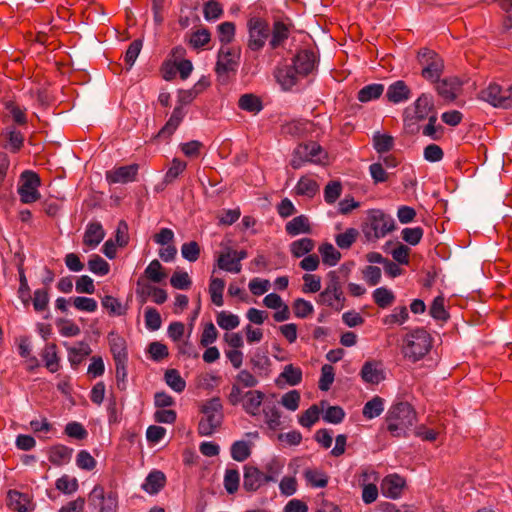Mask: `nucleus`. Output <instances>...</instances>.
<instances>
[{
    "label": "nucleus",
    "mask_w": 512,
    "mask_h": 512,
    "mask_svg": "<svg viewBox=\"0 0 512 512\" xmlns=\"http://www.w3.org/2000/svg\"><path fill=\"white\" fill-rule=\"evenodd\" d=\"M56 324L59 333L64 337H75L81 332L80 327L70 319H59Z\"/></svg>",
    "instance_id": "nucleus-56"
},
{
    "label": "nucleus",
    "mask_w": 512,
    "mask_h": 512,
    "mask_svg": "<svg viewBox=\"0 0 512 512\" xmlns=\"http://www.w3.org/2000/svg\"><path fill=\"white\" fill-rule=\"evenodd\" d=\"M267 479H272V477L267 478L266 474L261 471L259 468L252 465L244 466V475H243V488L248 492H255L260 487H262L265 483L269 481Z\"/></svg>",
    "instance_id": "nucleus-14"
},
{
    "label": "nucleus",
    "mask_w": 512,
    "mask_h": 512,
    "mask_svg": "<svg viewBox=\"0 0 512 512\" xmlns=\"http://www.w3.org/2000/svg\"><path fill=\"white\" fill-rule=\"evenodd\" d=\"M417 416L413 407L407 402L392 405L385 417L386 429L393 437H407L416 424Z\"/></svg>",
    "instance_id": "nucleus-1"
},
{
    "label": "nucleus",
    "mask_w": 512,
    "mask_h": 512,
    "mask_svg": "<svg viewBox=\"0 0 512 512\" xmlns=\"http://www.w3.org/2000/svg\"><path fill=\"white\" fill-rule=\"evenodd\" d=\"M217 324L224 330H233L239 326L240 319L230 312L221 311L216 317Z\"/></svg>",
    "instance_id": "nucleus-50"
},
{
    "label": "nucleus",
    "mask_w": 512,
    "mask_h": 512,
    "mask_svg": "<svg viewBox=\"0 0 512 512\" xmlns=\"http://www.w3.org/2000/svg\"><path fill=\"white\" fill-rule=\"evenodd\" d=\"M240 484V474L236 469H227L224 475V487L229 494H234Z\"/></svg>",
    "instance_id": "nucleus-57"
},
{
    "label": "nucleus",
    "mask_w": 512,
    "mask_h": 512,
    "mask_svg": "<svg viewBox=\"0 0 512 512\" xmlns=\"http://www.w3.org/2000/svg\"><path fill=\"white\" fill-rule=\"evenodd\" d=\"M90 506L99 509V512H116L118 506L117 495L114 492L105 493L101 485H96L88 496Z\"/></svg>",
    "instance_id": "nucleus-11"
},
{
    "label": "nucleus",
    "mask_w": 512,
    "mask_h": 512,
    "mask_svg": "<svg viewBox=\"0 0 512 512\" xmlns=\"http://www.w3.org/2000/svg\"><path fill=\"white\" fill-rule=\"evenodd\" d=\"M185 114L186 113L182 106H176L170 118L168 119L164 127L159 131L157 136L161 138H169L178 128Z\"/></svg>",
    "instance_id": "nucleus-25"
},
{
    "label": "nucleus",
    "mask_w": 512,
    "mask_h": 512,
    "mask_svg": "<svg viewBox=\"0 0 512 512\" xmlns=\"http://www.w3.org/2000/svg\"><path fill=\"white\" fill-rule=\"evenodd\" d=\"M105 237V231L99 222H90L85 230L83 243L89 248L97 247Z\"/></svg>",
    "instance_id": "nucleus-23"
},
{
    "label": "nucleus",
    "mask_w": 512,
    "mask_h": 512,
    "mask_svg": "<svg viewBox=\"0 0 512 512\" xmlns=\"http://www.w3.org/2000/svg\"><path fill=\"white\" fill-rule=\"evenodd\" d=\"M361 378L365 383L379 384L384 379V372L381 365L375 361H367L362 366Z\"/></svg>",
    "instance_id": "nucleus-21"
},
{
    "label": "nucleus",
    "mask_w": 512,
    "mask_h": 512,
    "mask_svg": "<svg viewBox=\"0 0 512 512\" xmlns=\"http://www.w3.org/2000/svg\"><path fill=\"white\" fill-rule=\"evenodd\" d=\"M222 414H204L198 425L199 434L202 436H209L221 425Z\"/></svg>",
    "instance_id": "nucleus-30"
},
{
    "label": "nucleus",
    "mask_w": 512,
    "mask_h": 512,
    "mask_svg": "<svg viewBox=\"0 0 512 512\" xmlns=\"http://www.w3.org/2000/svg\"><path fill=\"white\" fill-rule=\"evenodd\" d=\"M432 347V338L423 328H417L403 339L402 353L409 360L416 362L422 359Z\"/></svg>",
    "instance_id": "nucleus-2"
},
{
    "label": "nucleus",
    "mask_w": 512,
    "mask_h": 512,
    "mask_svg": "<svg viewBox=\"0 0 512 512\" xmlns=\"http://www.w3.org/2000/svg\"><path fill=\"white\" fill-rule=\"evenodd\" d=\"M435 113L434 100L430 94H422L417 98L412 106H409L404 111L405 120H424Z\"/></svg>",
    "instance_id": "nucleus-12"
},
{
    "label": "nucleus",
    "mask_w": 512,
    "mask_h": 512,
    "mask_svg": "<svg viewBox=\"0 0 512 512\" xmlns=\"http://www.w3.org/2000/svg\"><path fill=\"white\" fill-rule=\"evenodd\" d=\"M275 77L281 88L288 91L297 85L299 78L302 76L295 71V68L292 65L278 68Z\"/></svg>",
    "instance_id": "nucleus-20"
},
{
    "label": "nucleus",
    "mask_w": 512,
    "mask_h": 512,
    "mask_svg": "<svg viewBox=\"0 0 512 512\" xmlns=\"http://www.w3.org/2000/svg\"><path fill=\"white\" fill-rule=\"evenodd\" d=\"M293 66L301 76L308 75L315 67L314 53L308 50L300 51L293 59Z\"/></svg>",
    "instance_id": "nucleus-18"
},
{
    "label": "nucleus",
    "mask_w": 512,
    "mask_h": 512,
    "mask_svg": "<svg viewBox=\"0 0 512 512\" xmlns=\"http://www.w3.org/2000/svg\"><path fill=\"white\" fill-rule=\"evenodd\" d=\"M332 279L329 281L325 289L318 296V303L326 305L336 311H340L344 307L345 297L338 278L331 272Z\"/></svg>",
    "instance_id": "nucleus-6"
},
{
    "label": "nucleus",
    "mask_w": 512,
    "mask_h": 512,
    "mask_svg": "<svg viewBox=\"0 0 512 512\" xmlns=\"http://www.w3.org/2000/svg\"><path fill=\"white\" fill-rule=\"evenodd\" d=\"M285 230L287 234L290 236L310 233L311 226L308 217H306L305 215L294 217L292 220L287 222Z\"/></svg>",
    "instance_id": "nucleus-31"
},
{
    "label": "nucleus",
    "mask_w": 512,
    "mask_h": 512,
    "mask_svg": "<svg viewBox=\"0 0 512 512\" xmlns=\"http://www.w3.org/2000/svg\"><path fill=\"white\" fill-rule=\"evenodd\" d=\"M394 146V138L388 134L376 132L373 135V147L378 153H386Z\"/></svg>",
    "instance_id": "nucleus-46"
},
{
    "label": "nucleus",
    "mask_w": 512,
    "mask_h": 512,
    "mask_svg": "<svg viewBox=\"0 0 512 512\" xmlns=\"http://www.w3.org/2000/svg\"><path fill=\"white\" fill-rule=\"evenodd\" d=\"M263 415L265 423L271 430H276L281 426V411L274 402L264 403Z\"/></svg>",
    "instance_id": "nucleus-29"
},
{
    "label": "nucleus",
    "mask_w": 512,
    "mask_h": 512,
    "mask_svg": "<svg viewBox=\"0 0 512 512\" xmlns=\"http://www.w3.org/2000/svg\"><path fill=\"white\" fill-rule=\"evenodd\" d=\"M72 449L64 445H56L51 448L49 453V460L55 465H63L69 462Z\"/></svg>",
    "instance_id": "nucleus-40"
},
{
    "label": "nucleus",
    "mask_w": 512,
    "mask_h": 512,
    "mask_svg": "<svg viewBox=\"0 0 512 512\" xmlns=\"http://www.w3.org/2000/svg\"><path fill=\"white\" fill-rule=\"evenodd\" d=\"M384 399L379 396H374L371 400L365 403L362 413L366 419H374L382 414L384 411Z\"/></svg>",
    "instance_id": "nucleus-39"
},
{
    "label": "nucleus",
    "mask_w": 512,
    "mask_h": 512,
    "mask_svg": "<svg viewBox=\"0 0 512 512\" xmlns=\"http://www.w3.org/2000/svg\"><path fill=\"white\" fill-rule=\"evenodd\" d=\"M342 193V185L339 181H331L324 188V200L328 204H333Z\"/></svg>",
    "instance_id": "nucleus-61"
},
{
    "label": "nucleus",
    "mask_w": 512,
    "mask_h": 512,
    "mask_svg": "<svg viewBox=\"0 0 512 512\" xmlns=\"http://www.w3.org/2000/svg\"><path fill=\"white\" fill-rule=\"evenodd\" d=\"M56 488L64 494H72L79 488L78 480L69 475H63L56 480Z\"/></svg>",
    "instance_id": "nucleus-52"
},
{
    "label": "nucleus",
    "mask_w": 512,
    "mask_h": 512,
    "mask_svg": "<svg viewBox=\"0 0 512 512\" xmlns=\"http://www.w3.org/2000/svg\"><path fill=\"white\" fill-rule=\"evenodd\" d=\"M165 382L175 392L181 393L186 387L185 380L176 369H169L165 372Z\"/></svg>",
    "instance_id": "nucleus-45"
},
{
    "label": "nucleus",
    "mask_w": 512,
    "mask_h": 512,
    "mask_svg": "<svg viewBox=\"0 0 512 512\" xmlns=\"http://www.w3.org/2000/svg\"><path fill=\"white\" fill-rule=\"evenodd\" d=\"M166 484V476L159 470L151 471L142 484V489L150 495L159 493Z\"/></svg>",
    "instance_id": "nucleus-22"
},
{
    "label": "nucleus",
    "mask_w": 512,
    "mask_h": 512,
    "mask_svg": "<svg viewBox=\"0 0 512 512\" xmlns=\"http://www.w3.org/2000/svg\"><path fill=\"white\" fill-rule=\"evenodd\" d=\"M8 506L18 512H27L30 509L28 495L15 490H10L7 495Z\"/></svg>",
    "instance_id": "nucleus-32"
},
{
    "label": "nucleus",
    "mask_w": 512,
    "mask_h": 512,
    "mask_svg": "<svg viewBox=\"0 0 512 512\" xmlns=\"http://www.w3.org/2000/svg\"><path fill=\"white\" fill-rule=\"evenodd\" d=\"M67 350L68 360L74 369H76L92 351L89 344L83 341L78 342L73 347H67Z\"/></svg>",
    "instance_id": "nucleus-27"
},
{
    "label": "nucleus",
    "mask_w": 512,
    "mask_h": 512,
    "mask_svg": "<svg viewBox=\"0 0 512 512\" xmlns=\"http://www.w3.org/2000/svg\"><path fill=\"white\" fill-rule=\"evenodd\" d=\"M419 60L423 66L422 76L428 81L436 82L444 68L443 60L434 51L428 49L419 53Z\"/></svg>",
    "instance_id": "nucleus-10"
},
{
    "label": "nucleus",
    "mask_w": 512,
    "mask_h": 512,
    "mask_svg": "<svg viewBox=\"0 0 512 512\" xmlns=\"http://www.w3.org/2000/svg\"><path fill=\"white\" fill-rule=\"evenodd\" d=\"M383 91L384 86L382 84L374 83L366 85L358 92V100L360 102H369L379 98Z\"/></svg>",
    "instance_id": "nucleus-44"
},
{
    "label": "nucleus",
    "mask_w": 512,
    "mask_h": 512,
    "mask_svg": "<svg viewBox=\"0 0 512 512\" xmlns=\"http://www.w3.org/2000/svg\"><path fill=\"white\" fill-rule=\"evenodd\" d=\"M325 157L326 153L319 144L316 142H309L301 144L296 148L290 164L294 169H299L306 162L314 164L323 163Z\"/></svg>",
    "instance_id": "nucleus-5"
},
{
    "label": "nucleus",
    "mask_w": 512,
    "mask_h": 512,
    "mask_svg": "<svg viewBox=\"0 0 512 512\" xmlns=\"http://www.w3.org/2000/svg\"><path fill=\"white\" fill-rule=\"evenodd\" d=\"M138 170V164L116 167L106 172V180L110 184H126L133 182L136 179Z\"/></svg>",
    "instance_id": "nucleus-15"
},
{
    "label": "nucleus",
    "mask_w": 512,
    "mask_h": 512,
    "mask_svg": "<svg viewBox=\"0 0 512 512\" xmlns=\"http://www.w3.org/2000/svg\"><path fill=\"white\" fill-rule=\"evenodd\" d=\"M42 358L46 368L54 373L59 369V358L57 355V347L55 344H47L43 350Z\"/></svg>",
    "instance_id": "nucleus-41"
},
{
    "label": "nucleus",
    "mask_w": 512,
    "mask_h": 512,
    "mask_svg": "<svg viewBox=\"0 0 512 512\" xmlns=\"http://www.w3.org/2000/svg\"><path fill=\"white\" fill-rule=\"evenodd\" d=\"M203 13L206 20H216L223 14V8L218 1L209 0L204 5Z\"/></svg>",
    "instance_id": "nucleus-62"
},
{
    "label": "nucleus",
    "mask_w": 512,
    "mask_h": 512,
    "mask_svg": "<svg viewBox=\"0 0 512 512\" xmlns=\"http://www.w3.org/2000/svg\"><path fill=\"white\" fill-rule=\"evenodd\" d=\"M409 319V313L405 306L395 307L392 312L382 318V323L392 327L394 325H402Z\"/></svg>",
    "instance_id": "nucleus-38"
},
{
    "label": "nucleus",
    "mask_w": 512,
    "mask_h": 512,
    "mask_svg": "<svg viewBox=\"0 0 512 512\" xmlns=\"http://www.w3.org/2000/svg\"><path fill=\"white\" fill-rule=\"evenodd\" d=\"M289 35L287 26L282 22H276L273 27L272 38L270 40V46L273 49L278 48Z\"/></svg>",
    "instance_id": "nucleus-53"
},
{
    "label": "nucleus",
    "mask_w": 512,
    "mask_h": 512,
    "mask_svg": "<svg viewBox=\"0 0 512 512\" xmlns=\"http://www.w3.org/2000/svg\"><path fill=\"white\" fill-rule=\"evenodd\" d=\"M73 306L83 312H95L98 308L97 301L93 298L77 296L72 299Z\"/></svg>",
    "instance_id": "nucleus-59"
},
{
    "label": "nucleus",
    "mask_w": 512,
    "mask_h": 512,
    "mask_svg": "<svg viewBox=\"0 0 512 512\" xmlns=\"http://www.w3.org/2000/svg\"><path fill=\"white\" fill-rule=\"evenodd\" d=\"M303 477L306 485L311 488H325L329 481V476L318 468H306Z\"/></svg>",
    "instance_id": "nucleus-26"
},
{
    "label": "nucleus",
    "mask_w": 512,
    "mask_h": 512,
    "mask_svg": "<svg viewBox=\"0 0 512 512\" xmlns=\"http://www.w3.org/2000/svg\"><path fill=\"white\" fill-rule=\"evenodd\" d=\"M40 185L41 180L38 174L31 170L23 171L20 175L17 189L20 201L23 204H31L38 201L41 197L38 190Z\"/></svg>",
    "instance_id": "nucleus-4"
},
{
    "label": "nucleus",
    "mask_w": 512,
    "mask_h": 512,
    "mask_svg": "<svg viewBox=\"0 0 512 512\" xmlns=\"http://www.w3.org/2000/svg\"><path fill=\"white\" fill-rule=\"evenodd\" d=\"M225 288V282L221 278L211 277L209 284V294L211 301L216 306L223 305V291Z\"/></svg>",
    "instance_id": "nucleus-42"
},
{
    "label": "nucleus",
    "mask_w": 512,
    "mask_h": 512,
    "mask_svg": "<svg viewBox=\"0 0 512 512\" xmlns=\"http://www.w3.org/2000/svg\"><path fill=\"white\" fill-rule=\"evenodd\" d=\"M406 481L398 474H389L385 476L380 484V489L384 497L398 499L402 496Z\"/></svg>",
    "instance_id": "nucleus-13"
},
{
    "label": "nucleus",
    "mask_w": 512,
    "mask_h": 512,
    "mask_svg": "<svg viewBox=\"0 0 512 512\" xmlns=\"http://www.w3.org/2000/svg\"><path fill=\"white\" fill-rule=\"evenodd\" d=\"M320 416V409L317 405H312L299 416V424L306 428H311Z\"/></svg>",
    "instance_id": "nucleus-54"
},
{
    "label": "nucleus",
    "mask_w": 512,
    "mask_h": 512,
    "mask_svg": "<svg viewBox=\"0 0 512 512\" xmlns=\"http://www.w3.org/2000/svg\"><path fill=\"white\" fill-rule=\"evenodd\" d=\"M430 315L436 320L446 321L448 319L449 314L445 309L443 296H437L433 300L430 307Z\"/></svg>",
    "instance_id": "nucleus-60"
},
{
    "label": "nucleus",
    "mask_w": 512,
    "mask_h": 512,
    "mask_svg": "<svg viewBox=\"0 0 512 512\" xmlns=\"http://www.w3.org/2000/svg\"><path fill=\"white\" fill-rule=\"evenodd\" d=\"M216 264L219 269L238 274L242 270V264L234 256V249L226 246L221 252L216 253Z\"/></svg>",
    "instance_id": "nucleus-16"
},
{
    "label": "nucleus",
    "mask_w": 512,
    "mask_h": 512,
    "mask_svg": "<svg viewBox=\"0 0 512 512\" xmlns=\"http://www.w3.org/2000/svg\"><path fill=\"white\" fill-rule=\"evenodd\" d=\"M394 229V220L381 210H371L364 226V234L368 240L385 237Z\"/></svg>",
    "instance_id": "nucleus-3"
},
{
    "label": "nucleus",
    "mask_w": 512,
    "mask_h": 512,
    "mask_svg": "<svg viewBox=\"0 0 512 512\" xmlns=\"http://www.w3.org/2000/svg\"><path fill=\"white\" fill-rule=\"evenodd\" d=\"M208 86V83H204L202 81H199L195 84V86L192 89L189 90H180L178 92V105L177 106H185L190 104L196 96L205 88Z\"/></svg>",
    "instance_id": "nucleus-43"
},
{
    "label": "nucleus",
    "mask_w": 512,
    "mask_h": 512,
    "mask_svg": "<svg viewBox=\"0 0 512 512\" xmlns=\"http://www.w3.org/2000/svg\"><path fill=\"white\" fill-rule=\"evenodd\" d=\"M358 232L354 228L347 229L345 232L336 236L335 241L338 247L348 249L356 241Z\"/></svg>",
    "instance_id": "nucleus-63"
},
{
    "label": "nucleus",
    "mask_w": 512,
    "mask_h": 512,
    "mask_svg": "<svg viewBox=\"0 0 512 512\" xmlns=\"http://www.w3.org/2000/svg\"><path fill=\"white\" fill-rule=\"evenodd\" d=\"M437 115L433 113L429 119L427 125H425L422 129V134L431 138L432 140H439L443 136V127L441 125H437Z\"/></svg>",
    "instance_id": "nucleus-48"
},
{
    "label": "nucleus",
    "mask_w": 512,
    "mask_h": 512,
    "mask_svg": "<svg viewBox=\"0 0 512 512\" xmlns=\"http://www.w3.org/2000/svg\"><path fill=\"white\" fill-rule=\"evenodd\" d=\"M238 106L241 110L257 114L263 109L262 102L259 97L254 94H244L239 98Z\"/></svg>",
    "instance_id": "nucleus-37"
},
{
    "label": "nucleus",
    "mask_w": 512,
    "mask_h": 512,
    "mask_svg": "<svg viewBox=\"0 0 512 512\" xmlns=\"http://www.w3.org/2000/svg\"><path fill=\"white\" fill-rule=\"evenodd\" d=\"M145 275L154 283H159L166 277V273L163 271V267L158 260H153L149 263L145 269Z\"/></svg>",
    "instance_id": "nucleus-55"
},
{
    "label": "nucleus",
    "mask_w": 512,
    "mask_h": 512,
    "mask_svg": "<svg viewBox=\"0 0 512 512\" xmlns=\"http://www.w3.org/2000/svg\"><path fill=\"white\" fill-rule=\"evenodd\" d=\"M265 394L259 390H249L244 394L242 407L244 411L251 415L257 416L260 413V407L264 401Z\"/></svg>",
    "instance_id": "nucleus-19"
},
{
    "label": "nucleus",
    "mask_w": 512,
    "mask_h": 512,
    "mask_svg": "<svg viewBox=\"0 0 512 512\" xmlns=\"http://www.w3.org/2000/svg\"><path fill=\"white\" fill-rule=\"evenodd\" d=\"M319 184L310 175H304L298 180L294 191L296 195L313 198L319 192Z\"/></svg>",
    "instance_id": "nucleus-24"
},
{
    "label": "nucleus",
    "mask_w": 512,
    "mask_h": 512,
    "mask_svg": "<svg viewBox=\"0 0 512 512\" xmlns=\"http://www.w3.org/2000/svg\"><path fill=\"white\" fill-rule=\"evenodd\" d=\"M319 254L321 255V259L323 264L332 267L337 265L341 258V253L331 244V243H323L318 248Z\"/></svg>",
    "instance_id": "nucleus-35"
},
{
    "label": "nucleus",
    "mask_w": 512,
    "mask_h": 512,
    "mask_svg": "<svg viewBox=\"0 0 512 512\" xmlns=\"http://www.w3.org/2000/svg\"><path fill=\"white\" fill-rule=\"evenodd\" d=\"M480 98L495 107H512V85L502 88L496 83H490L485 89L481 90Z\"/></svg>",
    "instance_id": "nucleus-8"
},
{
    "label": "nucleus",
    "mask_w": 512,
    "mask_h": 512,
    "mask_svg": "<svg viewBox=\"0 0 512 512\" xmlns=\"http://www.w3.org/2000/svg\"><path fill=\"white\" fill-rule=\"evenodd\" d=\"M240 61V49L222 45L218 52L215 71L219 77L235 73Z\"/></svg>",
    "instance_id": "nucleus-7"
},
{
    "label": "nucleus",
    "mask_w": 512,
    "mask_h": 512,
    "mask_svg": "<svg viewBox=\"0 0 512 512\" xmlns=\"http://www.w3.org/2000/svg\"><path fill=\"white\" fill-rule=\"evenodd\" d=\"M89 270L100 276H104L109 273L110 266L106 260L99 255H93L88 262Z\"/></svg>",
    "instance_id": "nucleus-58"
},
{
    "label": "nucleus",
    "mask_w": 512,
    "mask_h": 512,
    "mask_svg": "<svg viewBox=\"0 0 512 512\" xmlns=\"http://www.w3.org/2000/svg\"><path fill=\"white\" fill-rule=\"evenodd\" d=\"M462 82L457 77L442 79L436 86L437 92L446 100H454L461 91Z\"/></svg>",
    "instance_id": "nucleus-17"
},
{
    "label": "nucleus",
    "mask_w": 512,
    "mask_h": 512,
    "mask_svg": "<svg viewBox=\"0 0 512 512\" xmlns=\"http://www.w3.org/2000/svg\"><path fill=\"white\" fill-rule=\"evenodd\" d=\"M252 443L245 440L235 441L230 448L231 457L238 462H243L251 455Z\"/></svg>",
    "instance_id": "nucleus-36"
},
{
    "label": "nucleus",
    "mask_w": 512,
    "mask_h": 512,
    "mask_svg": "<svg viewBox=\"0 0 512 512\" xmlns=\"http://www.w3.org/2000/svg\"><path fill=\"white\" fill-rule=\"evenodd\" d=\"M279 377L284 379L290 386H296L302 381V370L299 367L288 364L284 367Z\"/></svg>",
    "instance_id": "nucleus-49"
},
{
    "label": "nucleus",
    "mask_w": 512,
    "mask_h": 512,
    "mask_svg": "<svg viewBox=\"0 0 512 512\" xmlns=\"http://www.w3.org/2000/svg\"><path fill=\"white\" fill-rule=\"evenodd\" d=\"M109 344L114 361L128 360L126 342L122 337L111 333L109 335Z\"/></svg>",
    "instance_id": "nucleus-34"
},
{
    "label": "nucleus",
    "mask_w": 512,
    "mask_h": 512,
    "mask_svg": "<svg viewBox=\"0 0 512 512\" xmlns=\"http://www.w3.org/2000/svg\"><path fill=\"white\" fill-rule=\"evenodd\" d=\"M290 252L293 257L301 258L305 255H309L315 248V241L311 238H301L293 241L290 246Z\"/></svg>",
    "instance_id": "nucleus-33"
},
{
    "label": "nucleus",
    "mask_w": 512,
    "mask_h": 512,
    "mask_svg": "<svg viewBox=\"0 0 512 512\" xmlns=\"http://www.w3.org/2000/svg\"><path fill=\"white\" fill-rule=\"evenodd\" d=\"M96 460L94 457L86 450H81L78 452L76 456V465L78 468L86 471H91L96 467Z\"/></svg>",
    "instance_id": "nucleus-64"
},
{
    "label": "nucleus",
    "mask_w": 512,
    "mask_h": 512,
    "mask_svg": "<svg viewBox=\"0 0 512 512\" xmlns=\"http://www.w3.org/2000/svg\"><path fill=\"white\" fill-rule=\"evenodd\" d=\"M386 97L390 102L397 104L409 99L410 89L404 81L399 80L388 87Z\"/></svg>",
    "instance_id": "nucleus-28"
},
{
    "label": "nucleus",
    "mask_w": 512,
    "mask_h": 512,
    "mask_svg": "<svg viewBox=\"0 0 512 512\" xmlns=\"http://www.w3.org/2000/svg\"><path fill=\"white\" fill-rule=\"evenodd\" d=\"M373 300L380 308H386L394 302L395 296L391 290L380 287L374 290Z\"/></svg>",
    "instance_id": "nucleus-51"
},
{
    "label": "nucleus",
    "mask_w": 512,
    "mask_h": 512,
    "mask_svg": "<svg viewBox=\"0 0 512 512\" xmlns=\"http://www.w3.org/2000/svg\"><path fill=\"white\" fill-rule=\"evenodd\" d=\"M248 47L253 51L262 49L270 35L268 23L261 18H251L248 23Z\"/></svg>",
    "instance_id": "nucleus-9"
},
{
    "label": "nucleus",
    "mask_w": 512,
    "mask_h": 512,
    "mask_svg": "<svg viewBox=\"0 0 512 512\" xmlns=\"http://www.w3.org/2000/svg\"><path fill=\"white\" fill-rule=\"evenodd\" d=\"M186 167H187L186 162H184L178 158H174L164 176V183L165 184L173 183L178 178V176L181 175L185 171Z\"/></svg>",
    "instance_id": "nucleus-47"
}]
</instances>
